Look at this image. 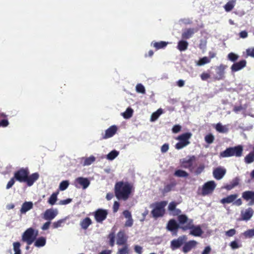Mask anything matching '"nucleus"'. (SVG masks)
Instances as JSON below:
<instances>
[{
    "instance_id": "64",
    "label": "nucleus",
    "mask_w": 254,
    "mask_h": 254,
    "mask_svg": "<svg viewBox=\"0 0 254 254\" xmlns=\"http://www.w3.org/2000/svg\"><path fill=\"white\" fill-rule=\"evenodd\" d=\"M211 248L209 246L206 247L202 252L201 254H209L211 252Z\"/></svg>"
},
{
    "instance_id": "55",
    "label": "nucleus",
    "mask_w": 254,
    "mask_h": 254,
    "mask_svg": "<svg viewBox=\"0 0 254 254\" xmlns=\"http://www.w3.org/2000/svg\"><path fill=\"white\" fill-rule=\"evenodd\" d=\"M187 145H188L186 144V143L180 141V142L176 144L175 147L177 149H181L184 148V147L186 146Z\"/></svg>"
},
{
    "instance_id": "61",
    "label": "nucleus",
    "mask_w": 254,
    "mask_h": 254,
    "mask_svg": "<svg viewBox=\"0 0 254 254\" xmlns=\"http://www.w3.org/2000/svg\"><path fill=\"white\" fill-rule=\"evenodd\" d=\"M119 206H120V203L119 202H118V201H115L114 203V205H113V212H116L118 211V210H119Z\"/></svg>"
},
{
    "instance_id": "46",
    "label": "nucleus",
    "mask_w": 254,
    "mask_h": 254,
    "mask_svg": "<svg viewBox=\"0 0 254 254\" xmlns=\"http://www.w3.org/2000/svg\"><path fill=\"white\" fill-rule=\"evenodd\" d=\"M135 89L136 91L138 93H142L143 94L145 93V87L141 83H138L136 85Z\"/></svg>"
},
{
    "instance_id": "27",
    "label": "nucleus",
    "mask_w": 254,
    "mask_h": 254,
    "mask_svg": "<svg viewBox=\"0 0 254 254\" xmlns=\"http://www.w3.org/2000/svg\"><path fill=\"white\" fill-rule=\"evenodd\" d=\"M34 242V246L38 248L44 247L46 243V239L44 237H40L36 239Z\"/></svg>"
},
{
    "instance_id": "40",
    "label": "nucleus",
    "mask_w": 254,
    "mask_h": 254,
    "mask_svg": "<svg viewBox=\"0 0 254 254\" xmlns=\"http://www.w3.org/2000/svg\"><path fill=\"white\" fill-rule=\"evenodd\" d=\"M65 219H62L58 220L57 221L54 222L52 225L53 228L54 229H56L59 227H63V224L65 223Z\"/></svg>"
},
{
    "instance_id": "19",
    "label": "nucleus",
    "mask_w": 254,
    "mask_h": 254,
    "mask_svg": "<svg viewBox=\"0 0 254 254\" xmlns=\"http://www.w3.org/2000/svg\"><path fill=\"white\" fill-rule=\"evenodd\" d=\"M197 242L194 240H190L188 242L185 243L182 251L184 253H187L190 251L193 248H195Z\"/></svg>"
},
{
    "instance_id": "9",
    "label": "nucleus",
    "mask_w": 254,
    "mask_h": 254,
    "mask_svg": "<svg viewBox=\"0 0 254 254\" xmlns=\"http://www.w3.org/2000/svg\"><path fill=\"white\" fill-rule=\"evenodd\" d=\"M187 238L186 236L183 235L180 236L177 239L173 240L171 242V247L172 250H176L179 248L182 245H183L186 241L187 240Z\"/></svg>"
},
{
    "instance_id": "63",
    "label": "nucleus",
    "mask_w": 254,
    "mask_h": 254,
    "mask_svg": "<svg viewBox=\"0 0 254 254\" xmlns=\"http://www.w3.org/2000/svg\"><path fill=\"white\" fill-rule=\"evenodd\" d=\"M134 249L135 252L136 253H137L138 254H142V248L141 247L138 246V245H136L134 246Z\"/></svg>"
},
{
    "instance_id": "62",
    "label": "nucleus",
    "mask_w": 254,
    "mask_h": 254,
    "mask_svg": "<svg viewBox=\"0 0 254 254\" xmlns=\"http://www.w3.org/2000/svg\"><path fill=\"white\" fill-rule=\"evenodd\" d=\"M72 199L71 198H67L64 200H62L60 201L59 204L61 205H66L71 202Z\"/></svg>"
},
{
    "instance_id": "20",
    "label": "nucleus",
    "mask_w": 254,
    "mask_h": 254,
    "mask_svg": "<svg viewBox=\"0 0 254 254\" xmlns=\"http://www.w3.org/2000/svg\"><path fill=\"white\" fill-rule=\"evenodd\" d=\"M226 170L221 167H217L213 170V175L216 180L221 179L226 174Z\"/></svg>"
},
{
    "instance_id": "31",
    "label": "nucleus",
    "mask_w": 254,
    "mask_h": 254,
    "mask_svg": "<svg viewBox=\"0 0 254 254\" xmlns=\"http://www.w3.org/2000/svg\"><path fill=\"white\" fill-rule=\"evenodd\" d=\"M177 183L175 180L172 181L170 183L167 184L164 186L163 190V192L164 193H167L171 190L176 186Z\"/></svg>"
},
{
    "instance_id": "5",
    "label": "nucleus",
    "mask_w": 254,
    "mask_h": 254,
    "mask_svg": "<svg viewBox=\"0 0 254 254\" xmlns=\"http://www.w3.org/2000/svg\"><path fill=\"white\" fill-rule=\"evenodd\" d=\"M243 147L239 145L234 147L227 148L224 151L221 152L220 157L226 158L235 156L237 157H241L243 154Z\"/></svg>"
},
{
    "instance_id": "49",
    "label": "nucleus",
    "mask_w": 254,
    "mask_h": 254,
    "mask_svg": "<svg viewBox=\"0 0 254 254\" xmlns=\"http://www.w3.org/2000/svg\"><path fill=\"white\" fill-rule=\"evenodd\" d=\"M228 58L230 61L234 62L238 59L239 56L236 54L231 52L228 54Z\"/></svg>"
},
{
    "instance_id": "22",
    "label": "nucleus",
    "mask_w": 254,
    "mask_h": 254,
    "mask_svg": "<svg viewBox=\"0 0 254 254\" xmlns=\"http://www.w3.org/2000/svg\"><path fill=\"white\" fill-rule=\"evenodd\" d=\"M191 136V133L186 132L178 136L176 139L181 142L186 143L187 145H189L190 143L189 140Z\"/></svg>"
},
{
    "instance_id": "32",
    "label": "nucleus",
    "mask_w": 254,
    "mask_h": 254,
    "mask_svg": "<svg viewBox=\"0 0 254 254\" xmlns=\"http://www.w3.org/2000/svg\"><path fill=\"white\" fill-rule=\"evenodd\" d=\"M82 159L84 160L83 166H88L95 162L96 158L94 156L91 155L89 157L83 158Z\"/></svg>"
},
{
    "instance_id": "57",
    "label": "nucleus",
    "mask_w": 254,
    "mask_h": 254,
    "mask_svg": "<svg viewBox=\"0 0 254 254\" xmlns=\"http://www.w3.org/2000/svg\"><path fill=\"white\" fill-rule=\"evenodd\" d=\"M246 53L248 56L254 58V48H249L247 49Z\"/></svg>"
},
{
    "instance_id": "10",
    "label": "nucleus",
    "mask_w": 254,
    "mask_h": 254,
    "mask_svg": "<svg viewBox=\"0 0 254 254\" xmlns=\"http://www.w3.org/2000/svg\"><path fill=\"white\" fill-rule=\"evenodd\" d=\"M242 196L245 200L249 201L248 205H254V191H245L242 193Z\"/></svg>"
},
{
    "instance_id": "41",
    "label": "nucleus",
    "mask_w": 254,
    "mask_h": 254,
    "mask_svg": "<svg viewBox=\"0 0 254 254\" xmlns=\"http://www.w3.org/2000/svg\"><path fill=\"white\" fill-rule=\"evenodd\" d=\"M108 239L109 240V244L111 247H113L115 245V234L114 232H111L108 236Z\"/></svg>"
},
{
    "instance_id": "8",
    "label": "nucleus",
    "mask_w": 254,
    "mask_h": 254,
    "mask_svg": "<svg viewBox=\"0 0 254 254\" xmlns=\"http://www.w3.org/2000/svg\"><path fill=\"white\" fill-rule=\"evenodd\" d=\"M216 187V184L213 181H211L205 183L202 189V194L203 195L211 193Z\"/></svg>"
},
{
    "instance_id": "7",
    "label": "nucleus",
    "mask_w": 254,
    "mask_h": 254,
    "mask_svg": "<svg viewBox=\"0 0 254 254\" xmlns=\"http://www.w3.org/2000/svg\"><path fill=\"white\" fill-rule=\"evenodd\" d=\"M93 215L96 222L102 223L106 219L108 211L106 209L99 208L93 213Z\"/></svg>"
},
{
    "instance_id": "37",
    "label": "nucleus",
    "mask_w": 254,
    "mask_h": 254,
    "mask_svg": "<svg viewBox=\"0 0 254 254\" xmlns=\"http://www.w3.org/2000/svg\"><path fill=\"white\" fill-rule=\"evenodd\" d=\"M59 194V192H56L52 193L50 196L48 201V203L51 205H54L57 200V195Z\"/></svg>"
},
{
    "instance_id": "4",
    "label": "nucleus",
    "mask_w": 254,
    "mask_h": 254,
    "mask_svg": "<svg viewBox=\"0 0 254 254\" xmlns=\"http://www.w3.org/2000/svg\"><path fill=\"white\" fill-rule=\"evenodd\" d=\"M167 204V201H161L150 204V207L153 208L151 212L152 216L155 218L162 217L165 213V207Z\"/></svg>"
},
{
    "instance_id": "35",
    "label": "nucleus",
    "mask_w": 254,
    "mask_h": 254,
    "mask_svg": "<svg viewBox=\"0 0 254 254\" xmlns=\"http://www.w3.org/2000/svg\"><path fill=\"white\" fill-rule=\"evenodd\" d=\"M121 248L118 250L117 254H128L129 253V246L128 245H124Z\"/></svg>"
},
{
    "instance_id": "26",
    "label": "nucleus",
    "mask_w": 254,
    "mask_h": 254,
    "mask_svg": "<svg viewBox=\"0 0 254 254\" xmlns=\"http://www.w3.org/2000/svg\"><path fill=\"white\" fill-rule=\"evenodd\" d=\"M168 43L165 41H160V42H152L151 43V45L153 46L155 48L156 50L164 49L165 48Z\"/></svg>"
},
{
    "instance_id": "53",
    "label": "nucleus",
    "mask_w": 254,
    "mask_h": 254,
    "mask_svg": "<svg viewBox=\"0 0 254 254\" xmlns=\"http://www.w3.org/2000/svg\"><path fill=\"white\" fill-rule=\"evenodd\" d=\"M230 246L232 249H236L241 247V245H239L236 241L231 242Z\"/></svg>"
},
{
    "instance_id": "48",
    "label": "nucleus",
    "mask_w": 254,
    "mask_h": 254,
    "mask_svg": "<svg viewBox=\"0 0 254 254\" xmlns=\"http://www.w3.org/2000/svg\"><path fill=\"white\" fill-rule=\"evenodd\" d=\"M204 139L206 142L208 144H211L213 142L214 137L212 134L209 133L205 136Z\"/></svg>"
},
{
    "instance_id": "18",
    "label": "nucleus",
    "mask_w": 254,
    "mask_h": 254,
    "mask_svg": "<svg viewBox=\"0 0 254 254\" xmlns=\"http://www.w3.org/2000/svg\"><path fill=\"white\" fill-rule=\"evenodd\" d=\"M117 131V127L115 126H112L105 130V133L103 135L102 139H107L113 136Z\"/></svg>"
},
{
    "instance_id": "36",
    "label": "nucleus",
    "mask_w": 254,
    "mask_h": 254,
    "mask_svg": "<svg viewBox=\"0 0 254 254\" xmlns=\"http://www.w3.org/2000/svg\"><path fill=\"white\" fill-rule=\"evenodd\" d=\"M174 176L178 177H188L189 174L185 171L182 170H177L174 173Z\"/></svg>"
},
{
    "instance_id": "34",
    "label": "nucleus",
    "mask_w": 254,
    "mask_h": 254,
    "mask_svg": "<svg viewBox=\"0 0 254 254\" xmlns=\"http://www.w3.org/2000/svg\"><path fill=\"white\" fill-rule=\"evenodd\" d=\"M163 113V110L162 109H158L156 112L152 113L150 120L152 122L155 121L158 119L159 116Z\"/></svg>"
},
{
    "instance_id": "42",
    "label": "nucleus",
    "mask_w": 254,
    "mask_h": 254,
    "mask_svg": "<svg viewBox=\"0 0 254 254\" xmlns=\"http://www.w3.org/2000/svg\"><path fill=\"white\" fill-rule=\"evenodd\" d=\"M243 236L245 238H251L254 237V228L252 229H249L246 231H245L243 233Z\"/></svg>"
},
{
    "instance_id": "47",
    "label": "nucleus",
    "mask_w": 254,
    "mask_h": 254,
    "mask_svg": "<svg viewBox=\"0 0 254 254\" xmlns=\"http://www.w3.org/2000/svg\"><path fill=\"white\" fill-rule=\"evenodd\" d=\"M69 186V182L68 181H63L60 184L59 189L61 190H65Z\"/></svg>"
},
{
    "instance_id": "60",
    "label": "nucleus",
    "mask_w": 254,
    "mask_h": 254,
    "mask_svg": "<svg viewBox=\"0 0 254 254\" xmlns=\"http://www.w3.org/2000/svg\"><path fill=\"white\" fill-rule=\"evenodd\" d=\"M181 129V127L179 125H175L172 128V131L174 133L179 132Z\"/></svg>"
},
{
    "instance_id": "43",
    "label": "nucleus",
    "mask_w": 254,
    "mask_h": 254,
    "mask_svg": "<svg viewBox=\"0 0 254 254\" xmlns=\"http://www.w3.org/2000/svg\"><path fill=\"white\" fill-rule=\"evenodd\" d=\"M14 254H21L20 247V243L18 242H14L13 244Z\"/></svg>"
},
{
    "instance_id": "3",
    "label": "nucleus",
    "mask_w": 254,
    "mask_h": 254,
    "mask_svg": "<svg viewBox=\"0 0 254 254\" xmlns=\"http://www.w3.org/2000/svg\"><path fill=\"white\" fill-rule=\"evenodd\" d=\"M132 186L128 182H118L115 185V194L118 199L127 200L131 192Z\"/></svg>"
},
{
    "instance_id": "52",
    "label": "nucleus",
    "mask_w": 254,
    "mask_h": 254,
    "mask_svg": "<svg viewBox=\"0 0 254 254\" xmlns=\"http://www.w3.org/2000/svg\"><path fill=\"white\" fill-rule=\"evenodd\" d=\"M236 233V231L235 229H231L225 232V234L228 237H232Z\"/></svg>"
},
{
    "instance_id": "16",
    "label": "nucleus",
    "mask_w": 254,
    "mask_h": 254,
    "mask_svg": "<svg viewBox=\"0 0 254 254\" xmlns=\"http://www.w3.org/2000/svg\"><path fill=\"white\" fill-rule=\"evenodd\" d=\"M182 226L179 223L178 224L175 220L172 219L168 221L167 229L170 231L176 232L179 228L181 229Z\"/></svg>"
},
{
    "instance_id": "59",
    "label": "nucleus",
    "mask_w": 254,
    "mask_h": 254,
    "mask_svg": "<svg viewBox=\"0 0 254 254\" xmlns=\"http://www.w3.org/2000/svg\"><path fill=\"white\" fill-rule=\"evenodd\" d=\"M133 220L132 218H128L126 221V222L125 224V227H131L133 225Z\"/></svg>"
},
{
    "instance_id": "14",
    "label": "nucleus",
    "mask_w": 254,
    "mask_h": 254,
    "mask_svg": "<svg viewBox=\"0 0 254 254\" xmlns=\"http://www.w3.org/2000/svg\"><path fill=\"white\" fill-rule=\"evenodd\" d=\"M57 209H48L43 213V218L46 220L51 221L58 215Z\"/></svg>"
},
{
    "instance_id": "58",
    "label": "nucleus",
    "mask_w": 254,
    "mask_h": 254,
    "mask_svg": "<svg viewBox=\"0 0 254 254\" xmlns=\"http://www.w3.org/2000/svg\"><path fill=\"white\" fill-rule=\"evenodd\" d=\"M9 125V122L6 119H3L0 121V127H6Z\"/></svg>"
},
{
    "instance_id": "54",
    "label": "nucleus",
    "mask_w": 254,
    "mask_h": 254,
    "mask_svg": "<svg viewBox=\"0 0 254 254\" xmlns=\"http://www.w3.org/2000/svg\"><path fill=\"white\" fill-rule=\"evenodd\" d=\"M204 169V165L203 164L200 165L196 169L195 173L196 175L200 174Z\"/></svg>"
},
{
    "instance_id": "25",
    "label": "nucleus",
    "mask_w": 254,
    "mask_h": 254,
    "mask_svg": "<svg viewBox=\"0 0 254 254\" xmlns=\"http://www.w3.org/2000/svg\"><path fill=\"white\" fill-rule=\"evenodd\" d=\"M33 203L31 201H25L24 202L21 206L20 209V212L22 214L25 213L27 211L33 208Z\"/></svg>"
},
{
    "instance_id": "17",
    "label": "nucleus",
    "mask_w": 254,
    "mask_h": 254,
    "mask_svg": "<svg viewBox=\"0 0 254 254\" xmlns=\"http://www.w3.org/2000/svg\"><path fill=\"white\" fill-rule=\"evenodd\" d=\"M246 61L243 60L233 64L231 67V69L232 72H236L244 68L246 66Z\"/></svg>"
},
{
    "instance_id": "50",
    "label": "nucleus",
    "mask_w": 254,
    "mask_h": 254,
    "mask_svg": "<svg viewBox=\"0 0 254 254\" xmlns=\"http://www.w3.org/2000/svg\"><path fill=\"white\" fill-rule=\"evenodd\" d=\"M210 74L209 72H202L200 75V78L202 80L205 81L210 78Z\"/></svg>"
},
{
    "instance_id": "30",
    "label": "nucleus",
    "mask_w": 254,
    "mask_h": 254,
    "mask_svg": "<svg viewBox=\"0 0 254 254\" xmlns=\"http://www.w3.org/2000/svg\"><path fill=\"white\" fill-rule=\"evenodd\" d=\"M189 43L185 40H181L178 42L177 49L180 51H184L188 49Z\"/></svg>"
},
{
    "instance_id": "33",
    "label": "nucleus",
    "mask_w": 254,
    "mask_h": 254,
    "mask_svg": "<svg viewBox=\"0 0 254 254\" xmlns=\"http://www.w3.org/2000/svg\"><path fill=\"white\" fill-rule=\"evenodd\" d=\"M216 130L219 132L226 133L228 131V128L226 127L223 126L221 123H218L215 126Z\"/></svg>"
},
{
    "instance_id": "39",
    "label": "nucleus",
    "mask_w": 254,
    "mask_h": 254,
    "mask_svg": "<svg viewBox=\"0 0 254 254\" xmlns=\"http://www.w3.org/2000/svg\"><path fill=\"white\" fill-rule=\"evenodd\" d=\"M245 162L247 164H251L254 161V154L250 152L244 158Z\"/></svg>"
},
{
    "instance_id": "2",
    "label": "nucleus",
    "mask_w": 254,
    "mask_h": 254,
    "mask_svg": "<svg viewBox=\"0 0 254 254\" xmlns=\"http://www.w3.org/2000/svg\"><path fill=\"white\" fill-rule=\"evenodd\" d=\"M15 180L20 183H26L29 187L32 186L39 179V174L34 173L29 175V171L28 168H21L14 174Z\"/></svg>"
},
{
    "instance_id": "28",
    "label": "nucleus",
    "mask_w": 254,
    "mask_h": 254,
    "mask_svg": "<svg viewBox=\"0 0 254 254\" xmlns=\"http://www.w3.org/2000/svg\"><path fill=\"white\" fill-rule=\"evenodd\" d=\"M236 0H229L224 6V8L226 12L231 11L235 6Z\"/></svg>"
},
{
    "instance_id": "12",
    "label": "nucleus",
    "mask_w": 254,
    "mask_h": 254,
    "mask_svg": "<svg viewBox=\"0 0 254 254\" xmlns=\"http://www.w3.org/2000/svg\"><path fill=\"white\" fill-rule=\"evenodd\" d=\"M74 183L76 188L82 187L83 189H85L89 186L90 181L87 178L78 177L75 179Z\"/></svg>"
},
{
    "instance_id": "51",
    "label": "nucleus",
    "mask_w": 254,
    "mask_h": 254,
    "mask_svg": "<svg viewBox=\"0 0 254 254\" xmlns=\"http://www.w3.org/2000/svg\"><path fill=\"white\" fill-rule=\"evenodd\" d=\"M177 204L178 203L175 201L171 202L168 206V210L170 211H173L174 210H175Z\"/></svg>"
},
{
    "instance_id": "56",
    "label": "nucleus",
    "mask_w": 254,
    "mask_h": 254,
    "mask_svg": "<svg viewBox=\"0 0 254 254\" xmlns=\"http://www.w3.org/2000/svg\"><path fill=\"white\" fill-rule=\"evenodd\" d=\"M15 179L14 178V177H13L8 181L6 187L7 189H9L12 187L15 183Z\"/></svg>"
},
{
    "instance_id": "44",
    "label": "nucleus",
    "mask_w": 254,
    "mask_h": 254,
    "mask_svg": "<svg viewBox=\"0 0 254 254\" xmlns=\"http://www.w3.org/2000/svg\"><path fill=\"white\" fill-rule=\"evenodd\" d=\"M133 110L130 108H128L126 111L123 113V116L125 119H129L132 116Z\"/></svg>"
},
{
    "instance_id": "24",
    "label": "nucleus",
    "mask_w": 254,
    "mask_h": 254,
    "mask_svg": "<svg viewBox=\"0 0 254 254\" xmlns=\"http://www.w3.org/2000/svg\"><path fill=\"white\" fill-rule=\"evenodd\" d=\"M238 195L236 193L224 197L221 199L220 202L222 204L230 203L234 201V200L238 197Z\"/></svg>"
},
{
    "instance_id": "29",
    "label": "nucleus",
    "mask_w": 254,
    "mask_h": 254,
    "mask_svg": "<svg viewBox=\"0 0 254 254\" xmlns=\"http://www.w3.org/2000/svg\"><path fill=\"white\" fill-rule=\"evenodd\" d=\"M91 224L92 221L89 217L85 218L80 223V226L84 230H86Z\"/></svg>"
},
{
    "instance_id": "45",
    "label": "nucleus",
    "mask_w": 254,
    "mask_h": 254,
    "mask_svg": "<svg viewBox=\"0 0 254 254\" xmlns=\"http://www.w3.org/2000/svg\"><path fill=\"white\" fill-rule=\"evenodd\" d=\"M210 62V60L209 58L207 57H204L199 60L197 62V65H202L205 64L209 63Z\"/></svg>"
},
{
    "instance_id": "6",
    "label": "nucleus",
    "mask_w": 254,
    "mask_h": 254,
    "mask_svg": "<svg viewBox=\"0 0 254 254\" xmlns=\"http://www.w3.org/2000/svg\"><path fill=\"white\" fill-rule=\"evenodd\" d=\"M38 235L37 230L30 227L27 229L22 235V241L26 242L28 246L31 245L35 241Z\"/></svg>"
},
{
    "instance_id": "23",
    "label": "nucleus",
    "mask_w": 254,
    "mask_h": 254,
    "mask_svg": "<svg viewBox=\"0 0 254 254\" xmlns=\"http://www.w3.org/2000/svg\"><path fill=\"white\" fill-rule=\"evenodd\" d=\"M194 159L195 157L193 156L188 160H184L182 163V167L186 169H189V170L191 171L192 170V162Z\"/></svg>"
},
{
    "instance_id": "11",
    "label": "nucleus",
    "mask_w": 254,
    "mask_h": 254,
    "mask_svg": "<svg viewBox=\"0 0 254 254\" xmlns=\"http://www.w3.org/2000/svg\"><path fill=\"white\" fill-rule=\"evenodd\" d=\"M225 67L226 66L223 64L215 67L216 74L213 77L215 80H222L224 78Z\"/></svg>"
},
{
    "instance_id": "13",
    "label": "nucleus",
    "mask_w": 254,
    "mask_h": 254,
    "mask_svg": "<svg viewBox=\"0 0 254 254\" xmlns=\"http://www.w3.org/2000/svg\"><path fill=\"white\" fill-rule=\"evenodd\" d=\"M128 237L124 231H120L117 234V244L118 246H124L127 244Z\"/></svg>"
},
{
    "instance_id": "21",
    "label": "nucleus",
    "mask_w": 254,
    "mask_h": 254,
    "mask_svg": "<svg viewBox=\"0 0 254 254\" xmlns=\"http://www.w3.org/2000/svg\"><path fill=\"white\" fill-rule=\"evenodd\" d=\"M197 31V30L194 28L186 29L183 32L182 38L183 39H189Z\"/></svg>"
},
{
    "instance_id": "15",
    "label": "nucleus",
    "mask_w": 254,
    "mask_h": 254,
    "mask_svg": "<svg viewBox=\"0 0 254 254\" xmlns=\"http://www.w3.org/2000/svg\"><path fill=\"white\" fill-rule=\"evenodd\" d=\"M254 210L252 208L249 207L245 211H242L241 212V220L248 221L253 216Z\"/></svg>"
},
{
    "instance_id": "38",
    "label": "nucleus",
    "mask_w": 254,
    "mask_h": 254,
    "mask_svg": "<svg viewBox=\"0 0 254 254\" xmlns=\"http://www.w3.org/2000/svg\"><path fill=\"white\" fill-rule=\"evenodd\" d=\"M119 152L117 150H114L109 152L107 155V159L109 160H113L118 156Z\"/></svg>"
},
{
    "instance_id": "1",
    "label": "nucleus",
    "mask_w": 254,
    "mask_h": 254,
    "mask_svg": "<svg viewBox=\"0 0 254 254\" xmlns=\"http://www.w3.org/2000/svg\"><path fill=\"white\" fill-rule=\"evenodd\" d=\"M178 221L180 224L182 225L181 229L183 231L190 230V234L195 237L200 236L202 234L203 231L200 226H194L193 220L189 219L187 215H179L178 217Z\"/></svg>"
}]
</instances>
